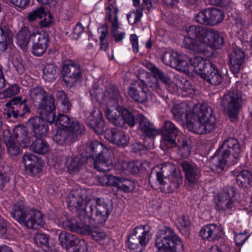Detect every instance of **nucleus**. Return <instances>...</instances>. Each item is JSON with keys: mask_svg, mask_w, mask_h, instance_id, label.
<instances>
[{"mask_svg": "<svg viewBox=\"0 0 252 252\" xmlns=\"http://www.w3.org/2000/svg\"><path fill=\"white\" fill-rule=\"evenodd\" d=\"M184 37V47L194 53H204L208 47L220 48L224 39L219 32L213 29H206L201 26H190L187 30Z\"/></svg>", "mask_w": 252, "mask_h": 252, "instance_id": "obj_1", "label": "nucleus"}, {"mask_svg": "<svg viewBox=\"0 0 252 252\" xmlns=\"http://www.w3.org/2000/svg\"><path fill=\"white\" fill-rule=\"evenodd\" d=\"M163 63L167 65L183 72H189V67H192L195 73L201 78L213 64L207 59L195 57L189 59L186 55L177 52L165 53L162 57Z\"/></svg>", "mask_w": 252, "mask_h": 252, "instance_id": "obj_2", "label": "nucleus"}, {"mask_svg": "<svg viewBox=\"0 0 252 252\" xmlns=\"http://www.w3.org/2000/svg\"><path fill=\"white\" fill-rule=\"evenodd\" d=\"M241 149L237 139L233 137L226 138L222 145L216 152L212 169L217 173L222 172L226 165L230 166L237 163L240 158Z\"/></svg>", "mask_w": 252, "mask_h": 252, "instance_id": "obj_3", "label": "nucleus"}, {"mask_svg": "<svg viewBox=\"0 0 252 252\" xmlns=\"http://www.w3.org/2000/svg\"><path fill=\"white\" fill-rule=\"evenodd\" d=\"M189 129L196 133L208 134L216 128V120L212 109L206 104L196 105L192 110Z\"/></svg>", "mask_w": 252, "mask_h": 252, "instance_id": "obj_4", "label": "nucleus"}, {"mask_svg": "<svg viewBox=\"0 0 252 252\" xmlns=\"http://www.w3.org/2000/svg\"><path fill=\"white\" fill-rule=\"evenodd\" d=\"M58 224L72 232L91 235L94 240L105 249H110L113 244L112 240L105 232L96 229L91 224L90 221H58Z\"/></svg>", "mask_w": 252, "mask_h": 252, "instance_id": "obj_5", "label": "nucleus"}, {"mask_svg": "<svg viewBox=\"0 0 252 252\" xmlns=\"http://www.w3.org/2000/svg\"><path fill=\"white\" fill-rule=\"evenodd\" d=\"M155 246L160 252H181L184 245L181 239L168 227H163L157 233Z\"/></svg>", "mask_w": 252, "mask_h": 252, "instance_id": "obj_6", "label": "nucleus"}, {"mask_svg": "<svg viewBox=\"0 0 252 252\" xmlns=\"http://www.w3.org/2000/svg\"><path fill=\"white\" fill-rule=\"evenodd\" d=\"M13 134L14 138L11 136L10 131L6 129L3 132V137L8 153L11 155L17 156L20 152L17 142H19L22 147H27L30 144V137L27 129L23 126H16Z\"/></svg>", "mask_w": 252, "mask_h": 252, "instance_id": "obj_7", "label": "nucleus"}, {"mask_svg": "<svg viewBox=\"0 0 252 252\" xmlns=\"http://www.w3.org/2000/svg\"><path fill=\"white\" fill-rule=\"evenodd\" d=\"M91 200V198L87 196V190L85 189H78L71 190L66 198L69 209L74 212L78 211H80V214L84 215L81 220H92L93 212L94 210L93 205L89 207L90 214H86L87 203Z\"/></svg>", "mask_w": 252, "mask_h": 252, "instance_id": "obj_8", "label": "nucleus"}, {"mask_svg": "<svg viewBox=\"0 0 252 252\" xmlns=\"http://www.w3.org/2000/svg\"><path fill=\"white\" fill-rule=\"evenodd\" d=\"M242 93L239 90H232L223 95L220 103L221 109L229 116L231 121L237 119L242 107Z\"/></svg>", "mask_w": 252, "mask_h": 252, "instance_id": "obj_9", "label": "nucleus"}, {"mask_svg": "<svg viewBox=\"0 0 252 252\" xmlns=\"http://www.w3.org/2000/svg\"><path fill=\"white\" fill-rule=\"evenodd\" d=\"M151 228L148 225L136 227L133 233L128 237V247L132 252H142L148 243L151 235Z\"/></svg>", "mask_w": 252, "mask_h": 252, "instance_id": "obj_10", "label": "nucleus"}, {"mask_svg": "<svg viewBox=\"0 0 252 252\" xmlns=\"http://www.w3.org/2000/svg\"><path fill=\"white\" fill-rule=\"evenodd\" d=\"M61 74L63 81L69 88L76 86L79 83L82 76L80 64L72 60H68L63 62Z\"/></svg>", "mask_w": 252, "mask_h": 252, "instance_id": "obj_11", "label": "nucleus"}, {"mask_svg": "<svg viewBox=\"0 0 252 252\" xmlns=\"http://www.w3.org/2000/svg\"><path fill=\"white\" fill-rule=\"evenodd\" d=\"M166 167H162L161 171L157 172L156 177L160 185L161 189L169 193L174 191L182 183L183 176L179 171H174L168 177L163 178Z\"/></svg>", "mask_w": 252, "mask_h": 252, "instance_id": "obj_12", "label": "nucleus"}, {"mask_svg": "<svg viewBox=\"0 0 252 252\" xmlns=\"http://www.w3.org/2000/svg\"><path fill=\"white\" fill-rule=\"evenodd\" d=\"M234 188H226L222 192L216 195L214 198L215 208L218 210L231 209L234 206L235 202Z\"/></svg>", "mask_w": 252, "mask_h": 252, "instance_id": "obj_13", "label": "nucleus"}, {"mask_svg": "<svg viewBox=\"0 0 252 252\" xmlns=\"http://www.w3.org/2000/svg\"><path fill=\"white\" fill-rule=\"evenodd\" d=\"M26 99L22 100L21 97L17 96L7 102L5 106L9 110L5 112V114L7 118L13 117L16 118L19 115L23 116L29 112L30 108L26 104Z\"/></svg>", "mask_w": 252, "mask_h": 252, "instance_id": "obj_14", "label": "nucleus"}, {"mask_svg": "<svg viewBox=\"0 0 252 252\" xmlns=\"http://www.w3.org/2000/svg\"><path fill=\"white\" fill-rule=\"evenodd\" d=\"M32 52L37 56L42 55L47 47L48 35L45 32H39L37 30L32 31L31 36Z\"/></svg>", "mask_w": 252, "mask_h": 252, "instance_id": "obj_15", "label": "nucleus"}, {"mask_svg": "<svg viewBox=\"0 0 252 252\" xmlns=\"http://www.w3.org/2000/svg\"><path fill=\"white\" fill-rule=\"evenodd\" d=\"M55 126L58 128L69 129L72 133L81 134L85 130V126L76 120H71L64 114H59L55 121Z\"/></svg>", "mask_w": 252, "mask_h": 252, "instance_id": "obj_16", "label": "nucleus"}, {"mask_svg": "<svg viewBox=\"0 0 252 252\" xmlns=\"http://www.w3.org/2000/svg\"><path fill=\"white\" fill-rule=\"evenodd\" d=\"M146 86L143 82L134 81L129 87L128 94L135 101L143 103L147 100L148 95L149 94L146 91Z\"/></svg>", "mask_w": 252, "mask_h": 252, "instance_id": "obj_17", "label": "nucleus"}, {"mask_svg": "<svg viewBox=\"0 0 252 252\" xmlns=\"http://www.w3.org/2000/svg\"><path fill=\"white\" fill-rule=\"evenodd\" d=\"M105 138L111 143L119 147H125L129 143L128 135L123 130L113 128L106 131Z\"/></svg>", "mask_w": 252, "mask_h": 252, "instance_id": "obj_18", "label": "nucleus"}, {"mask_svg": "<svg viewBox=\"0 0 252 252\" xmlns=\"http://www.w3.org/2000/svg\"><path fill=\"white\" fill-rule=\"evenodd\" d=\"M40 110V117L43 121L46 123L52 124L55 122L56 119V107L55 105L54 98L52 95H49L47 103H42L39 106Z\"/></svg>", "mask_w": 252, "mask_h": 252, "instance_id": "obj_19", "label": "nucleus"}, {"mask_svg": "<svg viewBox=\"0 0 252 252\" xmlns=\"http://www.w3.org/2000/svg\"><path fill=\"white\" fill-rule=\"evenodd\" d=\"M163 143L168 148L175 145V138L179 132L178 127L171 121L165 122L162 126Z\"/></svg>", "mask_w": 252, "mask_h": 252, "instance_id": "obj_20", "label": "nucleus"}, {"mask_svg": "<svg viewBox=\"0 0 252 252\" xmlns=\"http://www.w3.org/2000/svg\"><path fill=\"white\" fill-rule=\"evenodd\" d=\"M185 173V177L188 183L193 185L197 184L200 175V171L197 166L193 163L184 161L180 164Z\"/></svg>", "mask_w": 252, "mask_h": 252, "instance_id": "obj_21", "label": "nucleus"}, {"mask_svg": "<svg viewBox=\"0 0 252 252\" xmlns=\"http://www.w3.org/2000/svg\"><path fill=\"white\" fill-rule=\"evenodd\" d=\"M189 110L190 108L186 103L176 104L172 109L174 119L178 121L186 122L188 128L190 123L189 120L192 119V111H189Z\"/></svg>", "mask_w": 252, "mask_h": 252, "instance_id": "obj_22", "label": "nucleus"}, {"mask_svg": "<svg viewBox=\"0 0 252 252\" xmlns=\"http://www.w3.org/2000/svg\"><path fill=\"white\" fill-rule=\"evenodd\" d=\"M28 125L35 137L45 136L48 132L49 128L46 123L38 117L30 119Z\"/></svg>", "mask_w": 252, "mask_h": 252, "instance_id": "obj_23", "label": "nucleus"}, {"mask_svg": "<svg viewBox=\"0 0 252 252\" xmlns=\"http://www.w3.org/2000/svg\"><path fill=\"white\" fill-rule=\"evenodd\" d=\"M89 123L90 127L98 134H101L105 127L104 122L103 120L102 114L100 110L94 108L89 116Z\"/></svg>", "mask_w": 252, "mask_h": 252, "instance_id": "obj_24", "label": "nucleus"}, {"mask_svg": "<svg viewBox=\"0 0 252 252\" xmlns=\"http://www.w3.org/2000/svg\"><path fill=\"white\" fill-rule=\"evenodd\" d=\"M244 54L240 49L236 48L229 56L230 68L233 74L238 73L242 68Z\"/></svg>", "mask_w": 252, "mask_h": 252, "instance_id": "obj_25", "label": "nucleus"}, {"mask_svg": "<svg viewBox=\"0 0 252 252\" xmlns=\"http://www.w3.org/2000/svg\"><path fill=\"white\" fill-rule=\"evenodd\" d=\"M104 155L94 159V165L98 171L101 172L109 171L113 166V161L110 157V152L105 150Z\"/></svg>", "mask_w": 252, "mask_h": 252, "instance_id": "obj_26", "label": "nucleus"}, {"mask_svg": "<svg viewBox=\"0 0 252 252\" xmlns=\"http://www.w3.org/2000/svg\"><path fill=\"white\" fill-rule=\"evenodd\" d=\"M222 229L219 224H210L203 226L200 231L199 234L204 239L211 240L220 236Z\"/></svg>", "mask_w": 252, "mask_h": 252, "instance_id": "obj_27", "label": "nucleus"}, {"mask_svg": "<svg viewBox=\"0 0 252 252\" xmlns=\"http://www.w3.org/2000/svg\"><path fill=\"white\" fill-rule=\"evenodd\" d=\"M94 207L95 209V215L99 217V219H103L105 220L110 214V208L108 204L103 198L97 197L94 200Z\"/></svg>", "mask_w": 252, "mask_h": 252, "instance_id": "obj_28", "label": "nucleus"}, {"mask_svg": "<svg viewBox=\"0 0 252 252\" xmlns=\"http://www.w3.org/2000/svg\"><path fill=\"white\" fill-rule=\"evenodd\" d=\"M105 111L106 116L108 121L116 126H119L122 121V108L118 106H110Z\"/></svg>", "mask_w": 252, "mask_h": 252, "instance_id": "obj_29", "label": "nucleus"}, {"mask_svg": "<svg viewBox=\"0 0 252 252\" xmlns=\"http://www.w3.org/2000/svg\"><path fill=\"white\" fill-rule=\"evenodd\" d=\"M213 85H218L222 82V75L218 69L213 64L202 77Z\"/></svg>", "mask_w": 252, "mask_h": 252, "instance_id": "obj_30", "label": "nucleus"}, {"mask_svg": "<svg viewBox=\"0 0 252 252\" xmlns=\"http://www.w3.org/2000/svg\"><path fill=\"white\" fill-rule=\"evenodd\" d=\"M139 127L140 130L149 137L155 136L157 131L154 125L143 115H139Z\"/></svg>", "mask_w": 252, "mask_h": 252, "instance_id": "obj_31", "label": "nucleus"}, {"mask_svg": "<svg viewBox=\"0 0 252 252\" xmlns=\"http://www.w3.org/2000/svg\"><path fill=\"white\" fill-rule=\"evenodd\" d=\"M105 96L108 98L107 106H118L123 101L119 90L115 86L109 87L106 90Z\"/></svg>", "mask_w": 252, "mask_h": 252, "instance_id": "obj_32", "label": "nucleus"}, {"mask_svg": "<svg viewBox=\"0 0 252 252\" xmlns=\"http://www.w3.org/2000/svg\"><path fill=\"white\" fill-rule=\"evenodd\" d=\"M33 30L27 27H23L16 35L17 43L25 49L29 43L31 42V36Z\"/></svg>", "mask_w": 252, "mask_h": 252, "instance_id": "obj_33", "label": "nucleus"}, {"mask_svg": "<svg viewBox=\"0 0 252 252\" xmlns=\"http://www.w3.org/2000/svg\"><path fill=\"white\" fill-rule=\"evenodd\" d=\"M75 135L69 129L57 128L56 133L54 136V140L59 144H64L74 138Z\"/></svg>", "mask_w": 252, "mask_h": 252, "instance_id": "obj_34", "label": "nucleus"}, {"mask_svg": "<svg viewBox=\"0 0 252 252\" xmlns=\"http://www.w3.org/2000/svg\"><path fill=\"white\" fill-rule=\"evenodd\" d=\"M50 149L49 144L43 139H37L31 145V150L39 155H45L48 153Z\"/></svg>", "mask_w": 252, "mask_h": 252, "instance_id": "obj_35", "label": "nucleus"}, {"mask_svg": "<svg viewBox=\"0 0 252 252\" xmlns=\"http://www.w3.org/2000/svg\"><path fill=\"white\" fill-rule=\"evenodd\" d=\"M30 95L33 101L39 103V106L42 103H47L49 96L47 97L46 92L39 87L32 88L30 91Z\"/></svg>", "mask_w": 252, "mask_h": 252, "instance_id": "obj_36", "label": "nucleus"}, {"mask_svg": "<svg viewBox=\"0 0 252 252\" xmlns=\"http://www.w3.org/2000/svg\"><path fill=\"white\" fill-rule=\"evenodd\" d=\"M59 241L62 246L66 250L74 246L78 241L76 236L65 231H63L59 235Z\"/></svg>", "mask_w": 252, "mask_h": 252, "instance_id": "obj_37", "label": "nucleus"}, {"mask_svg": "<svg viewBox=\"0 0 252 252\" xmlns=\"http://www.w3.org/2000/svg\"><path fill=\"white\" fill-rule=\"evenodd\" d=\"M178 147V154L182 158H188L190 154L191 147L189 141L186 137L178 138L175 141V145L173 147Z\"/></svg>", "mask_w": 252, "mask_h": 252, "instance_id": "obj_38", "label": "nucleus"}, {"mask_svg": "<svg viewBox=\"0 0 252 252\" xmlns=\"http://www.w3.org/2000/svg\"><path fill=\"white\" fill-rule=\"evenodd\" d=\"M43 78L48 82L54 81L58 76V68L54 64H47L42 69Z\"/></svg>", "mask_w": 252, "mask_h": 252, "instance_id": "obj_39", "label": "nucleus"}, {"mask_svg": "<svg viewBox=\"0 0 252 252\" xmlns=\"http://www.w3.org/2000/svg\"><path fill=\"white\" fill-rule=\"evenodd\" d=\"M208 10L210 26H215L223 20L224 13L222 10L215 8H208Z\"/></svg>", "mask_w": 252, "mask_h": 252, "instance_id": "obj_40", "label": "nucleus"}, {"mask_svg": "<svg viewBox=\"0 0 252 252\" xmlns=\"http://www.w3.org/2000/svg\"><path fill=\"white\" fill-rule=\"evenodd\" d=\"M86 160V157H83L81 154L78 155L68 159L66 163L67 168L72 172L78 171Z\"/></svg>", "mask_w": 252, "mask_h": 252, "instance_id": "obj_41", "label": "nucleus"}, {"mask_svg": "<svg viewBox=\"0 0 252 252\" xmlns=\"http://www.w3.org/2000/svg\"><path fill=\"white\" fill-rule=\"evenodd\" d=\"M105 150L108 149L105 148L102 144L96 141L91 142L87 148V151L91 152V156L94 159L104 155Z\"/></svg>", "mask_w": 252, "mask_h": 252, "instance_id": "obj_42", "label": "nucleus"}, {"mask_svg": "<svg viewBox=\"0 0 252 252\" xmlns=\"http://www.w3.org/2000/svg\"><path fill=\"white\" fill-rule=\"evenodd\" d=\"M22 160L26 171L32 173L37 163V157L31 153L25 154L23 157Z\"/></svg>", "mask_w": 252, "mask_h": 252, "instance_id": "obj_43", "label": "nucleus"}, {"mask_svg": "<svg viewBox=\"0 0 252 252\" xmlns=\"http://www.w3.org/2000/svg\"><path fill=\"white\" fill-rule=\"evenodd\" d=\"M12 38V35L10 31L0 27V54L7 48V43L11 41Z\"/></svg>", "mask_w": 252, "mask_h": 252, "instance_id": "obj_44", "label": "nucleus"}, {"mask_svg": "<svg viewBox=\"0 0 252 252\" xmlns=\"http://www.w3.org/2000/svg\"><path fill=\"white\" fill-rule=\"evenodd\" d=\"M235 175L236 176L237 184L242 187H247L252 182V175L248 170H242L238 175Z\"/></svg>", "mask_w": 252, "mask_h": 252, "instance_id": "obj_45", "label": "nucleus"}, {"mask_svg": "<svg viewBox=\"0 0 252 252\" xmlns=\"http://www.w3.org/2000/svg\"><path fill=\"white\" fill-rule=\"evenodd\" d=\"M122 121L120 126H123L126 123L129 126L133 127L135 125V118L133 115L126 109H122L121 112Z\"/></svg>", "mask_w": 252, "mask_h": 252, "instance_id": "obj_46", "label": "nucleus"}, {"mask_svg": "<svg viewBox=\"0 0 252 252\" xmlns=\"http://www.w3.org/2000/svg\"><path fill=\"white\" fill-rule=\"evenodd\" d=\"M135 182L131 180L120 178L118 189L123 190L125 192L132 191L135 188Z\"/></svg>", "mask_w": 252, "mask_h": 252, "instance_id": "obj_47", "label": "nucleus"}, {"mask_svg": "<svg viewBox=\"0 0 252 252\" xmlns=\"http://www.w3.org/2000/svg\"><path fill=\"white\" fill-rule=\"evenodd\" d=\"M143 7L138 8L135 11H130L127 14V19L129 24L133 25L140 21L143 16Z\"/></svg>", "mask_w": 252, "mask_h": 252, "instance_id": "obj_48", "label": "nucleus"}, {"mask_svg": "<svg viewBox=\"0 0 252 252\" xmlns=\"http://www.w3.org/2000/svg\"><path fill=\"white\" fill-rule=\"evenodd\" d=\"M56 97L63 105V111L64 112H67L70 109V106L65 93L63 91H58Z\"/></svg>", "mask_w": 252, "mask_h": 252, "instance_id": "obj_49", "label": "nucleus"}, {"mask_svg": "<svg viewBox=\"0 0 252 252\" xmlns=\"http://www.w3.org/2000/svg\"><path fill=\"white\" fill-rule=\"evenodd\" d=\"M196 22L206 26H210L208 8L198 12L194 18Z\"/></svg>", "mask_w": 252, "mask_h": 252, "instance_id": "obj_50", "label": "nucleus"}, {"mask_svg": "<svg viewBox=\"0 0 252 252\" xmlns=\"http://www.w3.org/2000/svg\"><path fill=\"white\" fill-rule=\"evenodd\" d=\"M26 213L22 207L16 205L14 211L11 212V215L16 220H24L27 219Z\"/></svg>", "mask_w": 252, "mask_h": 252, "instance_id": "obj_51", "label": "nucleus"}, {"mask_svg": "<svg viewBox=\"0 0 252 252\" xmlns=\"http://www.w3.org/2000/svg\"><path fill=\"white\" fill-rule=\"evenodd\" d=\"M43 214L38 210L31 209L26 213L27 220H39L43 219Z\"/></svg>", "mask_w": 252, "mask_h": 252, "instance_id": "obj_52", "label": "nucleus"}, {"mask_svg": "<svg viewBox=\"0 0 252 252\" xmlns=\"http://www.w3.org/2000/svg\"><path fill=\"white\" fill-rule=\"evenodd\" d=\"M19 92L20 87L16 85H12L0 94V95L2 96H0V98L10 97L18 94Z\"/></svg>", "mask_w": 252, "mask_h": 252, "instance_id": "obj_53", "label": "nucleus"}, {"mask_svg": "<svg viewBox=\"0 0 252 252\" xmlns=\"http://www.w3.org/2000/svg\"><path fill=\"white\" fill-rule=\"evenodd\" d=\"M158 1V0H142V4L140 7H143V10L148 14L151 10L157 7Z\"/></svg>", "mask_w": 252, "mask_h": 252, "instance_id": "obj_54", "label": "nucleus"}, {"mask_svg": "<svg viewBox=\"0 0 252 252\" xmlns=\"http://www.w3.org/2000/svg\"><path fill=\"white\" fill-rule=\"evenodd\" d=\"M129 162L125 161L123 159H119L115 164L116 170L120 173L127 174Z\"/></svg>", "mask_w": 252, "mask_h": 252, "instance_id": "obj_55", "label": "nucleus"}, {"mask_svg": "<svg viewBox=\"0 0 252 252\" xmlns=\"http://www.w3.org/2000/svg\"><path fill=\"white\" fill-rule=\"evenodd\" d=\"M34 243L39 247L46 246L48 244L49 237L42 233H36L33 238Z\"/></svg>", "mask_w": 252, "mask_h": 252, "instance_id": "obj_56", "label": "nucleus"}, {"mask_svg": "<svg viewBox=\"0 0 252 252\" xmlns=\"http://www.w3.org/2000/svg\"><path fill=\"white\" fill-rule=\"evenodd\" d=\"M44 13V8L41 6L30 13L28 16V19L30 21H33L37 18H42Z\"/></svg>", "mask_w": 252, "mask_h": 252, "instance_id": "obj_57", "label": "nucleus"}, {"mask_svg": "<svg viewBox=\"0 0 252 252\" xmlns=\"http://www.w3.org/2000/svg\"><path fill=\"white\" fill-rule=\"evenodd\" d=\"M142 167L141 161H136L129 162L127 174H136L138 173Z\"/></svg>", "mask_w": 252, "mask_h": 252, "instance_id": "obj_58", "label": "nucleus"}, {"mask_svg": "<svg viewBox=\"0 0 252 252\" xmlns=\"http://www.w3.org/2000/svg\"><path fill=\"white\" fill-rule=\"evenodd\" d=\"M20 224L28 229H38L42 227L43 223H39V221H18Z\"/></svg>", "mask_w": 252, "mask_h": 252, "instance_id": "obj_59", "label": "nucleus"}, {"mask_svg": "<svg viewBox=\"0 0 252 252\" xmlns=\"http://www.w3.org/2000/svg\"><path fill=\"white\" fill-rule=\"evenodd\" d=\"M39 22L40 26L42 27H48L51 25L53 22V18L50 13H47L44 10V13L43 14V18Z\"/></svg>", "mask_w": 252, "mask_h": 252, "instance_id": "obj_60", "label": "nucleus"}, {"mask_svg": "<svg viewBox=\"0 0 252 252\" xmlns=\"http://www.w3.org/2000/svg\"><path fill=\"white\" fill-rule=\"evenodd\" d=\"M249 236L246 233H239L236 234L234 237V241L238 246H242L248 238Z\"/></svg>", "mask_w": 252, "mask_h": 252, "instance_id": "obj_61", "label": "nucleus"}, {"mask_svg": "<svg viewBox=\"0 0 252 252\" xmlns=\"http://www.w3.org/2000/svg\"><path fill=\"white\" fill-rule=\"evenodd\" d=\"M147 85L158 93H160V87L159 82L156 77H154L151 78L150 81L148 83Z\"/></svg>", "mask_w": 252, "mask_h": 252, "instance_id": "obj_62", "label": "nucleus"}, {"mask_svg": "<svg viewBox=\"0 0 252 252\" xmlns=\"http://www.w3.org/2000/svg\"><path fill=\"white\" fill-rule=\"evenodd\" d=\"M111 35L114 40L117 42H119L122 41L126 36V32L123 31L115 30L111 32Z\"/></svg>", "mask_w": 252, "mask_h": 252, "instance_id": "obj_63", "label": "nucleus"}, {"mask_svg": "<svg viewBox=\"0 0 252 252\" xmlns=\"http://www.w3.org/2000/svg\"><path fill=\"white\" fill-rule=\"evenodd\" d=\"M105 9L107 10L106 14L108 18H110L113 15H117L119 12L118 8L113 4H109L108 7H105Z\"/></svg>", "mask_w": 252, "mask_h": 252, "instance_id": "obj_64", "label": "nucleus"}]
</instances>
